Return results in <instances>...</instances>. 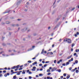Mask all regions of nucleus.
Listing matches in <instances>:
<instances>
[{
	"label": "nucleus",
	"instance_id": "1",
	"mask_svg": "<svg viewBox=\"0 0 79 79\" xmlns=\"http://www.w3.org/2000/svg\"><path fill=\"white\" fill-rule=\"evenodd\" d=\"M64 42H67L69 44L71 43V40L69 39H65L64 40Z\"/></svg>",
	"mask_w": 79,
	"mask_h": 79
},
{
	"label": "nucleus",
	"instance_id": "2",
	"mask_svg": "<svg viewBox=\"0 0 79 79\" xmlns=\"http://www.w3.org/2000/svg\"><path fill=\"white\" fill-rule=\"evenodd\" d=\"M35 46H32V48H31L28 49L27 51H31V50H32L34 49V48H35Z\"/></svg>",
	"mask_w": 79,
	"mask_h": 79
},
{
	"label": "nucleus",
	"instance_id": "3",
	"mask_svg": "<svg viewBox=\"0 0 79 79\" xmlns=\"http://www.w3.org/2000/svg\"><path fill=\"white\" fill-rule=\"evenodd\" d=\"M22 1V0H20L18 2H17L16 3L17 5H19V4L21 3V2Z\"/></svg>",
	"mask_w": 79,
	"mask_h": 79
},
{
	"label": "nucleus",
	"instance_id": "4",
	"mask_svg": "<svg viewBox=\"0 0 79 79\" xmlns=\"http://www.w3.org/2000/svg\"><path fill=\"white\" fill-rule=\"evenodd\" d=\"M27 28L25 27L22 30V32H24V31H26V30H27Z\"/></svg>",
	"mask_w": 79,
	"mask_h": 79
},
{
	"label": "nucleus",
	"instance_id": "5",
	"mask_svg": "<svg viewBox=\"0 0 79 79\" xmlns=\"http://www.w3.org/2000/svg\"><path fill=\"white\" fill-rule=\"evenodd\" d=\"M35 69H36V67H33V69H31V70L33 71H35Z\"/></svg>",
	"mask_w": 79,
	"mask_h": 79
},
{
	"label": "nucleus",
	"instance_id": "6",
	"mask_svg": "<svg viewBox=\"0 0 79 79\" xmlns=\"http://www.w3.org/2000/svg\"><path fill=\"white\" fill-rule=\"evenodd\" d=\"M45 52V50H44V49H43L42 50V52L41 53V54H43Z\"/></svg>",
	"mask_w": 79,
	"mask_h": 79
},
{
	"label": "nucleus",
	"instance_id": "7",
	"mask_svg": "<svg viewBox=\"0 0 79 79\" xmlns=\"http://www.w3.org/2000/svg\"><path fill=\"white\" fill-rule=\"evenodd\" d=\"M56 71H58V72H59V73H61V69H60L59 70H56Z\"/></svg>",
	"mask_w": 79,
	"mask_h": 79
},
{
	"label": "nucleus",
	"instance_id": "8",
	"mask_svg": "<svg viewBox=\"0 0 79 79\" xmlns=\"http://www.w3.org/2000/svg\"><path fill=\"white\" fill-rule=\"evenodd\" d=\"M75 63H76V64H77L78 63V61L77 60H76L75 61Z\"/></svg>",
	"mask_w": 79,
	"mask_h": 79
},
{
	"label": "nucleus",
	"instance_id": "9",
	"mask_svg": "<svg viewBox=\"0 0 79 79\" xmlns=\"http://www.w3.org/2000/svg\"><path fill=\"white\" fill-rule=\"evenodd\" d=\"M68 64H69V62H67L66 64V66H67V65H68Z\"/></svg>",
	"mask_w": 79,
	"mask_h": 79
},
{
	"label": "nucleus",
	"instance_id": "10",
	"mask_svg": "<svg viewBox=\"0 0 79 79\" xmlns=\"http://www.w3.org/2000/svg\"><path fill=\"white\" fill-rule=\"evenodd\" d=\"M6 24H10V22L9 21H7L6 22Z\"/></svg>",
	"mask_w": 79,
	"mask_h": 79
},
{
	"label": "nucleus",
	"instance_id": "11",
	"mask_svg": "<svg viewBox=\"0 0 79 79\" xmlns=\"http://www.w3.org/2000/svg\"><path fill=\"white\" fill-rule=\"evenodd\" d=\"M16 68V66H14L13 68H12L11 69H15V68Z\"/></svg>",
	"mask_w": 79,
	"mask_h": 79
},
{
	"label": "nucleus",
	"instance_id": "12",
	"mask_svg": "<svg viewBox=\"0 0 79 79\" xmlns=\"http://www.w3.org/2000/svg\"><path fill=\"white\" fill-rule=\"evenodd\" d=\"M13 79H16V75L14 76L13 77Z\"/></svg>",
	"mask_w": 79,
	"mask_h": 79
},
{
	"label": "nucleus",
	"instance_id": "13",
	"mask_svg": "<svg viewBox=\"0 0 79 79\" xmlns=\"http://www.w3.org/2000/svg\"><path fill=\"white\" fill-rule=\"evenodd\" d=\"M19 65H18L16 66V69H18L19 68Z\"/></svg>",
	"mask_w": 79,
	"mask_h": 79
},
{
	"label": "nucleus",
	"instance_id": "14",
	"mask_svg": "<svg viewBox=\"0 0 79 79\" xmlns=\"http://www.w3.org/2000/svg\"><path fill=\"white\" fill-rule=\"evenodd\" d=\"M70 77V76L69 75H68L67 76V79H69Z\"/></svg>",
	"mask_w": 79,
	"mask_h": 79
},
{
	"label": "nucleus",
	"instance_id": "15",
	"mask_svg": "<svg viewBox=\"0 0 79 79\" xmlns=\"http://www.w3.org/2000/svg\"><path fill=\"white\" fill-rule=\"evenodd\" d=\"M26 73V72L24 71V70L23 71V72H22V74H24Z\"/></svg>",
	"mask_w": 79,
	"mask_h": 79
},
{
	"label": "nucleus",
	"instance_id": "16",
	"mask_svg": "<svg viewBox=\"0 0 79 79\" xmlns=\"http://www.w3.org/2000/svg\"><path fill=\"white\" fill-rule=\"evenodd\" d=\"M47 72L48 73H50V69H48L47 70Z\"/></svg>",
	"mask_w": 79,
	"mask_h": 79
},
{
	"label": "nucleus",
	"instance_id": "17",
	"mask_svg": "<svg viewBox=\"0 0 79 79\" xmlns=\"http://www.w3.org/2000/svg\"><path fill=\"white\" fill-rule=\"evenodd\" d=\"M39 76H43V74L42 73H40L39 74Z\"/></svg>",
	"mask_w": 79,
	"mask_h": 79
},
{
	"label": "nucleus",
	"instance_id": "18",
	"mask_svg": "<svg viewBox=\"0 0 79 79\" xmlns=\"http://www.w3.org/2000/svg\"><path fill=\"white\" fill-rule=\"evenodd\" d=\"M74 45H75V44L74 43L72 44V48H73V46H74Z\"/></svg>",
	"mask_w": 79,
	"mask_h": 79
},
{
	"label": "nucleus",
	"instance_id": "19",
	"mask_svg": "<svg viewBox=\"0 0 79 79\" xmlns=\"http://www.w3.org/2000/svg\"><path fill=\"white\" fill-rule=\"evenodd\" d=\"M50 63V61H47L45 62V63Z\"/></svg>",
	"mask_w": 79,
	"mask_h": 79
},
{
	"label": "nucleus",
	"instance_id": "20",
	"mask_svg": "<svg viewBox=\"0 0 79 79\" xmlns=\"http://www.w3.org/2000/svg\"><path fill=\"white\" fill-rule=\"evenodd\" d=\"M18 72H13V74H15V73H18Z\"/></svg>",
	"mask_w": 79,
	"mask_h": 79
},
{
	"label": "nucleus",
	"instance_id": "21",
	"mask_svg": "<svg viewBox=\"0 0 79 79\" xmlns=\"http://www.w3.org/2000/svg\"><path fill=\"white\" fill-rule=\"evenodd\" d=\"M60 19V18H58L56 19V21H58Z\"/></svg>",
	"mask_w": 79,
	"mask_h": 79
},
{
	"label": "nucleus",
	"instance_id": "22",
	"mask_svg": "<svg viewBox=\"0 0 79 79\" xmlns=\"http://www.w3.org/2000/svg\"><path fill=\"white\" fill-rule=\"evenodd\" d=\"M71 71L72 72H74V71H75V69H72Z\"/></svg>",
	"mask_w": 79,
	"mask_h": 79
},
{
	"label": "nucleus",
	"instance_id": "23",
	"mask_svg": "<svg viewBox=\"0 0 79 79\" xmlns=\"http://www.w3.org/2000/svg\"><path fill=\"white\" fill-rule=\"evenodd\" d=\"M78 72H79V70H76V73H77Z\"/></svg>",
	"mask_w": 79,
	"mask_h": 79
},
{
	"label": "nucleus",
	"instance_id": "24",
	"mask_svg": "<svg viewBox=\"0 0 79 79\" xmlns=\"http://www.w3.org/2000/svg\"><path fill=\"white\" fill-rule=\"evenodd\" d=\"M47 66V64H45L44 65V68H45V67H46V66Z\"/></svg>",
	"mask_w": 79,
	"mask_h": 79
},
{
	"label": "nucleus",
	"instance_id": "25",
	"mask_svg": "<svg viewBox=\"0 0 79 79\" xmlns=\"http://www.w3.org/2000/svg\"><path fill=\"white\" fill-rule=\"evenodd\" d=\"M39 66H42V64H39Z\"/></svg>",
	"mask_w": 79,
	"mask_h": 79
},
{
	"label": "nucleus",
	"instance_id": "26",
	"mask_svg": "<svg viewBox=\"0 0 79 79\" xmlns=\"http://www.w3.org/2000/svg\"><path fill=\"white\" fill-rule=\"evenodd\" d=\"M75 52H79V50L78 49H77Z\"/></svg>",
	"mask_w": 79,
	"mask_h": 79
},
{
	"label": "nucleus",
	"instance_id": "27",
	"mask_svg": "<svg viewBox=\"0 0 79 79\" xmlns=\"http://www.w3.org/2000/svg\"><path fill=\"white\" fill-rule=\"evenodd\" d=\"M6 70H4V71H3V72L4 73H6Z\"/></svg>",
	"mask_w": 79,
	"mask_h": 79
},
{
	"label": "nucleus",
	"instance_id": "28",
	"mask_svg": "<svg viewBox=\"0 0 79 79\" xmlns=\"http://www.w3.org/2000/svg\"><path fill=\"white\" fill-rule=\"evenodd\" d=\"M20 73L19 72V73H17V75H20Z\"/></svg>",
	"mask_w": 79,
	"mask_h": 79
},
{
	"label": "nucleus",
	"instance_id": "29",
	"mask_svg": "<svg viewBox=\"0 0 79 79\" xmlns=\"http://www.w3.org/2000/svg\"><path fill=\"white\" fill-rule=\"evenodd\" d=\"M28 73L29 74H32V72H29Z\"/></svg>",
	"mask_w": 79,
	"mask_h": 79
},
{
	"label": "nucleus",
	"instance_id": "30",
	"mask_svg": "<svg viewBox=\"0 0 79 79\" xmlns=\"http://www.w3.org/2000/svg\"><path fill=\"white\" fill-rule=\"evenodd\" d=\"M11 73H12L13 74V73H14V72H13V70H11Z\"/></svg>",
	"mask_w": 79,
	"mask_h": 79
},
{
	"label": "nucleus",
	"instance_id": "31",
	"mask_svg": "<svg viewBox=\"0 0 79 79\" xmlns=\"http://www.w3.org/2000/svg\"><path fill=\"white\" fill-rule=\"evenodd\" d=\"M50 54H51V55H53V52H50Z\"/></svg>",
	"mask_w": 79,
	"mask_h": 79
},
{
	"label": "nucleus",
	"instance_id": "32",
	"mask_svg": "<svg viewBox=\"0 0 79 79\" xmlns=\"http://www.w3.org/2000/svg\"><path fill=\"white\" fill-rule=\"evenodd\" d=\"M75 9V8H72V9L71 10V11H73V10H74Z\"/></svg>",
	"mask_w": 79,
	"mask_h": 79
},
{
	"label": "nucleus",
	"instance_id": "33",
	"mask_svg": "<svg viewBox=\"0 0 79 79\" xmlns=\"http://www.w3.org/2000/svg\"><path fill=\"white\" fill-rule=\"evenodd\" d=\"M57 27L56 26L54 28V30H55L56 29V28Z\"/></svg>",
	"mask_w": 79,
	"mask_h": 79
},
{
	"label": "nucleus",
	"instance_id": "34",
	"mask_svg": "<svg viewBox=\"0 0 79 79\" xmlns=\"http://www.w3.org/2000/svg\"><path fill=\"white\" fill-rule=\"evenodd\" d=\"M70 60H71V61H73V58H71V59H70Z\"/></svg>",
	"mask_w": 79,
	"mask_h": 79
},
{
	"label": "nucleus",
	"instance_id": "35",
	"mask_svg": "<svg viewBox=\"0 0 79 79\" xmlns=\"http://www.w3.org/2000/svg\"><path fill=\"white\" fill-rule=\"evenodd\" d=\"M64 76L65 77V76H66V74H65V73H64Z\"/></svg>",
	"mask_w": 79,
	"mask_h": 79
},
{
	"label": "nucleus",
	"instance_id": "36",
	"mask_svg": "<svg viewBox=\"0 0 79 79\" xmlns=\"http://www.w3.org/2000/svg\"><path fill=\"white\" fill-rule=\"evenodd\" d=\"M71 69H72V67H70L69 68V70H70V71H71Z\"/></svg>",
	"mask_w": 79,
	"mask_h": 79
},
{
	"label": "nucleus",
	"instance_id": "37",
	"mask_svg": "<svg viewBox=\"0 0 79 79\" xmlns=\"http://www.w3.org/2000/svg\"><path fill=\"white\" fill-rule=\"evenodd\" d=\"M51 74V73H48V76H49V75H50Z\"/></svg>",
	"mask_w": 79,
	"mask_h": 79
},
{
	"label": "nucleus",
	"instance_id": "38",
	"mask_svg": "<svg viewBox=\"0 0 79 79\" xmlns=\"http://www.w3.org/2000/svg\"><path fill=\"white\" fill-rule=\"evenodd\" d=\"M56 60H54V63H56Z\"/></svg>",
	"mask_w": 79,
	"mask_h": 79
},
{
	"label": "nucleus",
	"instance_id": "39",
	"mask_svg": "<svg viewBox=\"0 0 79 79\" xmlns=\"http://www.w3.org/2000/svg\"><path fill=\"white\" fill-rule=\"evenodd\" d=\"M60 77L61 79H63V76H61Z\"/></svg>",
	"mask_w": 79,
	"mask_h": 79
},
{
	"label": "nucleus",
	"instance_id": "40",
	"mask_svg": "<svg viewBox=\"0 0 79 79\" xmlns=\"http://www.w3.org/2000/svg\"><path fill=\"white\" fill-rule=\"evenodd\" d=\"M9 11H7V12H5L4 13H9Z\"/></svg>",
	"mask_w": 79,
	"mask_h": 79
},
{
	"label": "nucleus",
	"instance_id": "41",
	"mask_svg": "<svg viewBox=\"0 0 79 79\" xmlns=\"http://www.w3.org/2000/svg\"><path fill=\"white\" fill-rule=\"evenodd\" d=\"M6 75H7V76H9V75H10V73H7Z\"/></svg>",
	"mask_w": 79,
	"mask_h": 79
},
{
	"label": "nucleus",
	"instance_id": "42",
	"mask_svg": "<svg viewBox=\"0 0 79 79\" xmlns=\"http://www.w3.org/2000/svg\"><path fill=\"white\" fill-rule=\"evenodd\" d=\"M23 65H21V66H20V68H23Z\"/></svg>",
	"mask_w": 79,
	"mask_h": 79
},
{
	"label": "nucleus",
	"instance_id": "43",
	"mask_svg": "<svg viewBox=\"0 0 79 79\" xmlns=\"http://www.w3.org/2000/svg\"><path fill=\"white\" fill-rule=\"evenodd\" d=\"M27 73H29V70H27Z\"/></svg>",
	"mask_w": 79,
	"mask_h": 79
},
{
	"label": "nucleus",
	"instance_id": "44",
	"mask_svg": "<svg viewBox=\"0 0 79 79\" xmlns=\"http://www.w3.org/2000/svg\"><path fill=\"white\" fill-rule=\"evenodd\" d=\"M66 65V64L65 63H64L62 64V66H65Z\"/></svg>",
	"mask_w": 79,
	"mask_h": 79
},
{
	"label": "nucleus",
	"instance_id": "45",
	"mask_svg": "<svg viewBox=\"0 0 79 79\" xmlns=\"http://www.w3.org/2000/svg\"><path fill=\"white\" fill-rule=\"evenodd\" d=\"M22 69H23V68H20V69H19V70H22Z\"/></svg>",
	"mask_w": 79,
	"mask_h": 79
},
{
	"label": "nucleus",
	"instance_id": "46",
	"mask_svg": "<svg viewBox=\"0 0 79 79\" xmlns=\"http://www.w3.org/2000/svg\"><path fill=\"white\" fill-rule=\"evenodd\" d=\"M76 8H79V5H77V6H76Z\"/></svg>",
	"mask_w": 79,
	"mask_h": 79
},
{
	"label": "nucleus",
	"instance_id": "47",
	"mask_svg": "<svg viewBox=\"0 0 79 79\" xmlns=\"http://www.w3.org/2000/svg\"><path fill=\"white\" fill-rule=\"evenodd\" d=\"M77 55V54L76 53H75L74 54V56H76Z\"/></svg>",
	"mask_w": 79,
	"mask_h": 79
},
{
	"label": "nucleus",
	"instance_id": "48",
	"mask_svg": "<svg viewBox=\"0 0 79 79\" xmlns=\"http://www.w3.org/2000/svg\"><path fill=\"white\" fill-rule=\"evenodd\" d=\"M15 26H16L18 27V26H19V24H17L15 25Z\"/></svg>",
	"mask_w": 79,
	"mask_h": 79
},
{
	"label": "nucleus",
	"instance_id": "49",
	"mask_svg": "<svg viewBox=\"0 0 79 79\" xmlns=\"http://www.w3.org/2000/svg\"><path fill=\"white\" fill-rule=\"evenodd\" d=\"M34 63H35V64H37V62H36V61Z\"/></svg>",
	"mask_w": 79,
	"mask_h": 79
},
{
	"label": "nucleus",
	"instance_id": "50",
	"mask_svg": "<svg viewBox=\"0 0 79 79\" xmlns=\"http://www.w3.org/2000/svg\"><path fill=\"white\" fill-rule=\"evenodd\" d=\"M28 63H31V61L29 60V61H28Z\"/></svg>",
	"mask_w": 79,
	"mask_h": 79
},
{
	"label": "nucleus",
	"instance_id": "51",
	"mask_svg": "<svg viewBox=\"0 0 79 79\" xmlns=\"http://www.w3.org/2000/svg\"><path fill=\"white\" fill-rule=\"evenodd\" d=\"M29 79H31V78H32V77H31V76H29Z\"/></svg>",
	"mask_w": 79,
	"mask_h": 79
},
{
	"label": "nucleus",
	"instance_id": "52",
	"mask_svg": "<svg viewBox=\"0 0 79 79\" xmlns=\"http://www.w3.org/2000/svg\"><path fill=\"white\" fill-rule=\"evenodd\" d=\"M32 60H35V59H36V58L34 57L32 58Z\"/></svg>",
	"mask_w": 79,
	"mask_h": 79
},
{
	"label": "nucleus",
	"instance_id": "53",
	"mask_svg": "<svg viewBox=\"0 0 79 79\" xmlns=\"http://www.w3.org/2000/svg\"><path fill=\"white\" fill-rule=\"evenodd\" d=\"M40 71H43V69H40Z\"/></svg>",
	"mask_w": 79,
	"mask_h": 79
},
{
	"label": "nucleus",
	"instance_id": "54",
	"mask_svg": "<svg viewBox=\"0 0 79 79\" xmlns=\"http://www.w3.org/2000/svg\"><path fill=\"white\" fill-rule=\"evenodd\" d=\"M71 58V57H70V56H69L68 57L67 59H69V58Z\"/></svg>",
	"mask_w": 79,
	"mask_h": 79
},
{
	"label": "nucleus",
	"instance_id": "55",
	"mask_svg": "<svg viewBox=\"0 0 79 79\" xmlns=\"http://www.w3.org/2000/svg\"><path fill=\"white\" fill-rule=\"evenodd\" d=\"M47 79H50V77H47Z\"/></svg>",
	"mask_w": 79,
	"mask_h": 79
},
{
	"label": "nucleus",
	"instance_id": "56",
	"mask_svg": "<svg viewBox=\"0 0 79 79\" xmlns=\"http://www.w3.org/2000/svg\"><path fill=\"white\" fill-rule=\"evenodd\" d=\"M36 35V34L34 33V34H33V35L34 36H35Z\"/></svg>",
	"mask_w": 79,
	"mask_h": 79
},
{
	"label": "nucleus",
	"instance_id": "57",
	"mask_svg": "<svg viewBox=\"0 0 79 79\" xmlns=\"http://www.w3.org/2000/svg\"><path fill=\"white\" fill-rule=\"evenodd\" d=\"M2 56H6V55H5V54H2Z\"/></svg>",
	"mask_w": 79,
	"mask_h": 79
},
{
	"label": "nucleus",
	"instance_id": "58",
	"mask_svg": "<svg viewBox=\"0 0 79 79\" xmlns=\"http://www.w3.org/2000/svg\"><path fill=\"white\" fill-rule=\"evenodd\" d=\"M50 29V27H49L48 28V29L49 30V29Z\"/></svg>",
	"mask_w": 79,
	"mask_h": 79
},
{
	"label": "nucleus",
	"instance_id": "59",
	"mask_svg": "<svg viewBox=\"0 0 79 79\" xmlns=\"http://www.w3.org/2000/svg\"><path fill=\"white\" fill-rule=\"evenodd\" d=\"M42 63H45V61H42Z\"/></svg>",
	"mask_w": 79,
	"mask_h": 79
},
{
	"label": "nucleus",
	"instance_id": "60",
	"mask_svg": "<svg viewBox=\"0 0 79 79\" xmlns=\"http://www.w3.org/2000/svg\"><path fill=\"white\" fill-rule=\"evenodd\" d=\"M4 76H5V77H6V76H7V75L5 74L4 75Z\"/></svg>",
	"mask_w": 79,
	"mask_h": 79
},
{
	"label": "nucleus",
	"instance_id": "61",
	"mask_svg": "<svg viewBox=\"0 0 79 79\" xmlns=\"http://www.w3.org/2000/svg\"><path fill=\"white\" fill-rule=\"evenodd\" d=\"M60 61H58V62H57V64H60Z\"/></svg>",
	"mask_w": 79,
	"mask_h": 79
},
{
	"label": "nucleus",
	"instance_id": "62",
	"mask_svg": "<svg viewBox=\"0 0 79 79\" xmlns=\"http://www.w3.org/2000/svg\"><path fill=\"white\" fill-rule=\"evenodd\" d=\"M77 35H79V32H77Z\"/></svg>",
	"mask_w": 79,
	"mask_h": 79
},
{
	"label": "nucleus",
	"instance_id": "63",
	"mask_svg": "<svg viewBox=\"0 0 79 79\" xmlns=\"http://www.w3.org/2000/svg\"><path fill=\"white\" fill-rule=\"evenodd\" d=\"M44 53H45V54H46V53H47V51H44Z\"/></svg>",
	"mask_w": 79,
	"mask_h": 79
},
{
	"label": "nucleus",
	"instance_id": "64",
	"mask_svg": "<svg viewBox=\"0 0 79 79\" xmlns=\"http://www.w3.org/2000/svg\"><path fill=\"white\" fill-rule=\"evenodd\" d=\"M52 67H50L49 68V69L50 70V69H52Z\"/></svg>",
	"mask_w": 79,
	"mask_h": 79
}]
</instances>
